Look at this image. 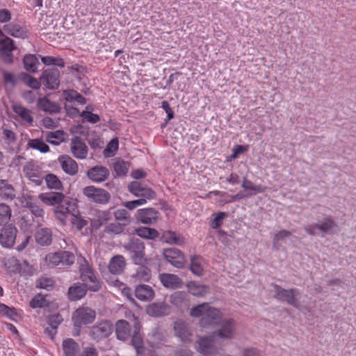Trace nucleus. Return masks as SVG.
Returning a JSON list of instances; mask_svg holds the SVG:
<instances>
[{
    "label": "nucleus",
    "instance_id": "37",
    "mask_svg": "<svg viewBox=\"0 0 356 356\" xmlns=\"http://www.w3.org/2000/svg\"><path fill=\"white\" fill-rule=\"evenodd\" d=\"M37 105L39 109L50 113H58L60 110L58 104L50 101L47 97L39 98Z\"/></svg>",
    "mask_w": 356,
    "mask_h": 356
},
{
    "label": "nucleus",
    "instance_id": "1",
    "mask_svg": "<svg viewBox=\"0 0 356 356\" xmlns=\"http://www.w3.org/2000/svg\"><path fill=\"white\" fill-rule=\"evenodd\" d=\"M190 315L194 318H200L199 323L202 327L218 325L223 316L219 309L211 306L208 302L193 307Z\"/></svg>",
    "mask_w": 356,
    "mask_h": 356
},
{
    "label": "nucleus",
    "instance_id": "11",
    "mask_svg": "<svg viewBox=\"0 0 356 356\" xmlns=\"http://www.w3.org/2000/svg\"><path fill=\"white\" fill-rule=\"evenodd\" d=\"M128 191L134 196L147 200H152L156 197V192L142 181H133L128 185Z\"/></svg>",
    "mask_w": 356,
    "mask_h": 356
},
{
    "label": "nucleus",
    "instance_id": "12",
    "mask_svg": "<svg viewBox=\"0 0 356 356\" xmlns=\"http://www.w3.org/2000/svg\"><path fill=\"white\" fill-rule=\"evenodd\" d=\"M18 230L13 224H5L0 229V244L6 248L13 247Z\"/></svg>",
    "mask_w": 356,
    "mask_h": 356
},
{
    "label": "nucleus",
    "instance_id": "64",
    "mask_svg": "<svg viewBox=\"0 0 356 356\" xmlns=\"http://www.w3.org/2000/svg\"><path fill=\"white\" fill-rule=\"evenodd\" d=\"M0 43L2 45V51H13L14 49H16L14 40L10 38L6 37L5 39L1 40V41H0Z\"/></svg>",
    "mask_w": 356,
    "mask_h": 356
},
{
    "label": "nucleus",
    "instance_id": "58",
    "mask_svg": "<svg viewBox=\"0 0 356 356\" xmlns=\"http://www.w3.org/2000/svg\"><path fill=\"white\" fill-rule=\"evenodd\" d=\"M165 307L159 303H153L147 308L149 315L154 316H161L165 314Z\"/></svg>",
    "mask_w": 356,
    "mask_h": 356
},
{
    "label": "nucleus",
    "instance_id": "8",
    "mask_svg": "<svg viewBox=\"0 0 356 356\" xmlns=\"http://www.w3.org/2000/svg\"><path fill=\"white\" fill-rule=\"evenodd\" d=\"M83 195L87 200L98 204H106L111 200V194L106 189L95 186H88L83 188Z\"/></svg>",
    "mask_w": 356,
    "mask_h": 356
},
{
    "label": "nucleus",
    "instance_id": "34",
    "mask_svg": "<svg viewBox=\"0 0 356 356\" xmlns=\"http://www.w3.org/2000/svg\"><path fill=\"white\" fill-rule=\"evenodd\" d=\"M188 292L196 297H203L209 293V286L201 284L195 281L189 282L186 284Z\"/></svg>",
    "mask_w": 356,
    "mask_h": 356
},
{
    "label": "nucleus",
    "instance_id": "46",
    "mask_svg": "<svg viewBox=\"0 0 356 356\" xmlns=\"http://www.w3.org/2000/svg\"><path fill=\"white\" fill-rule=\"evenodd\" d=\"M65 133L63 130L48 132L46 136L47 141L54 145H58L64 141Z\"/></svg>",
    "mask_w": 356,
    "mask_h": 356
},
{
    "label": "nucleus",
    "instance_id": "43",
    "mask_svg": "<svg viewBox=\"0 0 356 356\" xmlns=\"http://www.w3.org/2000/svg\"><path fill=\"white\" fill-rule=\"evenodd\" d=\"M47 295H43L41 293L35 294L29 302L30 307L32 309L48 307L49 301L47 300Z\"/></svg>",
    "mask_w": 356,
    "mask_h": 356
},
{
    "label": "nucleus",
    "instance_id": "49",
    "mask_svg": "<svg viewBox=\"0 0 356 356\" xmlns=\"http://www.w3.org/2000/svg\"><path fill=\"white\" fill-rule=\"evenodd\" d=\"M64 95L67 102L76 101L80 104H86V99L75 90H65Z\"/></svg>",
    "mask_w": 356,
    "mask_h": 356
},
{
    "label": "nucleus",
    "instance_id": "21",
    "mask_svg": "<svg viewBox=\"0 0 356 356\" xmlns=\"http://www.w3.org/2000/svg\"><path fill=\"white\" fill-rule=\"evenodd\" d=\"M134 332L131 336V345L135 348L137 355H143L145 350L143 343V337L140 334L141 331V323L138 322L136 325H134Z\"/></svg>",
    "mask_w": 356,
    "mask_h": 356
},
{
    "label": "nucleus",
    "instance_id": "60",
    "mask_svg": "<svg viewBox=\"0 0 356 356\" xmlns=\"http://www.w3.org/2000/svg\"><path fill=\"white\" fill-rule=\"evenodd\" d=\"M11 209L8 205L4 203L0 204V220L1 222L9 220L11 217Z\"/></svg>",
    "mask_w": 356,
    "mask_h": 356
},
{
    "label": "nucleus",
    "instance_id": "32",
    "mask_svg": "<svg viewBox=\"0 0 356 356\" xmlns=\"http://www.w3.org/2000/svg\"><path fill=\"white\" fill-rule=\"evenodd\" d=\"M12 109L24 122L33 125L34 120L31 110L17 103L12 105Z\"/></svg>",
    "mask_w": 356,
    "mask_h": 356
},
{
    "label": "nucleus",
    "instance_id": "24",
    "mask_svg": "<svg viewBox=\"0 0 356 356\" xmlns=\"http://www.w3.org/2000/svg\"><path fill=\"white\" fill-rule=\"evenodd\" d=\"M66 195L61 192H49L39 194L38 198L47 206L57 207Z\"/></svg>",
    "mask_w": 356,
    "mask_h": 356
},
{
    "label": "nucleus",
    "instance_id": "54",
    "mask_svg": "<svg viewBox=\"0 0 356 356\" xmlns=\"http://www.w3.org/2000/svg\"><path fill=\"white\" fill-rule=\"evenodd\" d=\"M19 76L32 89L38 90L40 88L41 84H42L40 80L38 81L37 79L30 76L29 74L25 72L20 73Z\"/></svg>",
    "mask_w": 356,
    "mask_h": 356
},
{
    "label": "nucleus",
    "instance_id": "59",
    "mask_svg": "<svg viewBox=\"0 0 356 356\" xmlns=\"http://www.w3.org/2000/svg\"><path fill=\"white\" fill-rule=\"evenodd\" d=\"M63 321V318L59 313L50 314L47 316V323L51 327L58 329V326Z\"/></svg>",
    "mask_w": 356,
    "mask_h": 356
},
{
    "label": "nucleus",
    "instance_id": "41",
    "mask_svg": "<svg viewBox=\"0 0 356 356\" xmlns=\"http://www.w3.org/2000/svg\"><path fill=\"white\" fill-rule=\"evenodd\" d=\"M56 286L55 280L50 277L45 275L41 276L35 281V288L44 289L47 291H52Z\"/></svg>",
    "mask_w": 356,
    "mask_h": 356
},
{
    "label": "nucleus",
    "instance_id": "30",
    "mask_svg": "<svg viewBox=\"0 0 356 356\" xmlns=\"http://www.w3.org/2000/svg\"><path fill=\"white\" fill-rule=\"evenodd\" d=\"M0 197L3 200H13L16 197L14 186L6 179H0Z\"/></svg>",
    "mask_w": 356,
    "mask_h": 356
},
{
    "label": "nucleus",
    "instance_id": "16",
    "mask_svg": "<svg viewBox=\"0 0 356 356\" xmlns=\"http://www.w3.org/2000/svg\"><path fill=\"white\" fill-rule=\"evenodd\" d=\"M215 336L200 337L198 340V351L204 355H214L218 349L214 345Z\"/></svg>",
    "mask_w": 356,
    "mask_h": 356
},
{
    "label": "nucleus",
    "instance_id": "27",
    "mask_svg": "<svg viewBox=\"0 0 356 356\" xmlns=\"http://www.w3.org/2000/svg\"><path fill=\"white\" fill-rule=\"evenodd\" d=\"M175 336L180 339L183 343L191 341L192 332L184 321H176L174 325Z\"/></svg>",
    "mask_w": 356,
    "mask_h": 356
},
{
    "label": "nucleus",
    "instance_id": "42",
    "mask_svg": "<svg viewBox=\"0 0 356 356\" xmlns=\"http://www.w3.org/2000/svg\"><path fill=\"white\" fill-rule=\"evenodd\" d=\"M43 179L46 182L47 187L50 190L62 191L63 189V182L53 173H48Z\"/></svg>",
    "mask_w": 356,
    "mask_h": 356
},
{
    "label": "nucleus",
    "instance_id": "50",
    "mask_svg": "<svg viewBox=\"0 0 356 356\" xmlns=\"http://www.w3.org/2000/svg\"><path fill=\"white\" fill-rule=\"evenodd\" d=\"M114 217L115 220L118 221L121 224H124V226H127L131 222L130 213L124 209H117L114 212Z\"/></svg>",
    "mask_w": 356,
    "mask_h": 356
},
{
    "label": "nucleus",
    "instance_id": "26",
    "mask_svg": "<svg viewBox=\"0 0 356 356\" xmlns=\"http://www.w3.org/2000/svg\"><path fill=\"white\" fill-rule=\"evenodd\" d=\"M159 237L162 242L168 244L183 245L186 242L185 237L182 234L172 230L163 232Z\"/></svg>",
    "mask_w": 356,
    "mask_h": 356
},
{
    "label": "nucleus",
    "instance_id": "3",
    "mask_svg": "<svg viewBox=\"0 0 356 356\" xmlns=\"http://www.w3.org/2000/svg\"><path fill=\"white\" fill-rule=\"evenodd\" d=\"M96 318V312L88 307H79L72 314V320L76 332L74 336L79 335L83 325L91 324Z\"/></svg>",
    "mask_w": 356,
    "mask_h": 356
},
{
    "label": "nucleus",
    "instance_id": "52",
    "mask_svg": "<svg viewBox=\"0 0 356 356\" xmlns=\"http://www.w3.org/2000/svg\"><path fill=\"white\" fill-rule=\"evenodd\" d=\"M113 167L118 176H125L128 172L129 164L124 160H118L113 163Z\"/></svg>",
    "mask_w": 356,
    "mask_h": 356
},
{
    "label": "nucleus",
    "instance_id": "5",
    "mask_svg": "<svg viewBox=\"0 0 356 356\" xmlns=\"http://www.w3.org/2000/svg\"><path fill=\"white\" fill-rule=\"evenodd\" d=\"M80 278L88 290L97 292L101 290L102 282L97 278L93 268L86 262L80 266Z\"/></svg>",
    "mask_w": 356,
    "mask_h": 356
},
{
    "label": "nucleus",
    "instance_id": "2",
    "mask_svg": "<svg viewBox=\"0 0 356 356\" xmlns=\"http://www.w3.org/2000/svg\"><path fill=\"white\" fill-rule=\"evenodd\" d=\"M124 248L129 253V258L136 265L149 264L151 259L145 254V243L140 238L131 237Z\"/></svg>",
    "mask_w": 356,
    "mask_h": 356
},
{
    "label": "nucleus",
    "instance_id": "51",
    "mask_svg": "<svg viewBox=\"0 0 356 356\" xmlns=\"http://www.w3.org/2000/svg\"><path fill=\"white\" fill-rule=\"evenodd\" d=\"M28 147L37 149L42 153H47L49 151V147L41 139L35 138L29 140Z\"/></svg>",
    "mask_w": 356,
    "mask_h": 356
},
{
    "label": "nucleus",
    "instance_id": "18",
    "mask_svg": "<svg viewBox=\"0 0 356 356\" xmlns=\"http://www.w3.org/2000/svg\"><path fill=\"white\" fill-rule=\"evenodd\" d=\"M159 211L154 208L138 209L136 215L137 220L143 224L152 225L157 222Z\"/></svg>",
    "mask_w": 356,
    "mask_h": 356
},
{
    "label": "nucleus",
    "instance_id": "61",
    "mask_svg": "<svg viewBox=\"0 0 356 356\" xmlns=\"http://www.w3.org/2000/svg\"><path fill=\"white\" fill-rule=\"evenodd\" d=\"M227 216L225 212H219L216 214V217L211 221L210 227L212 229L219 228L223 223V219Z\"/></svg>",
    "mask_w": 356,
    "mask_h": 356
},
{
    "label": "nucleus",
    "instance_id": "39",
    "mask_svg": "<svg viewBox=\"0 0 356 356\" xmlns=\"http://www.w3.org/2000/svg\"><path fill=\"white\" fill-rule=\"evenodd\" d=\"M202 257L200 255L194 254L190 257L189 270L197 276H201L204 272V268L202 264Z\"/></svg>",
    "mask_w": 356,
    "mask_h": 356
},
{
    "label": "nucleus",
    "instance_id": "13",
    "mask_svg": "<svg viewBox=\"0 0 356 356\" xmlns=\"http://www.w3.org/2000/svg\"><path fill=\"white\" fill-rule=\"evenodd\" d=\"M60 71L56 67L44 70L40 76L42 83L49 90H56L60 85Z\"/></svg>",
    "mask_w": 356,
    "mask_h": 356
},
{
    "label": "nucleus",
    "instance_id": "29",
    "mask_svg": "<svg viewBox=\"0 0 356 356\" xmlns=\"http://www.w3.org/2000/svg\"><path fill=\"white\" fill-rule=\"evenodd\" d=\"M115 334L118 339L124 341L131 335V325L125 320H118L115 323Z\"/></svg>",
    "mask_w": 356,
    "mask_h": 356
},
{
    "label": "nucleus",
    "instance_id": "33",
    "mask_svg": "<svg viewBox=\"0 0 356 356\" xmlns=\"http://www.w3.org/2000/svg\"><path fill=\"white\" fill-rule=\"evenodd\" d=\"M62 348L65 356H78L80 351L79 343L72 338L63 339Z\"/></svg>",
    "mask_w": 356,
    "mask_h": 356
},
{
    "label": "nucleus",
    "instance_id": "47",
    "mask_svg": "<svg viewBox=\"0 0 356 356\" xmlns=\"http://www.w3.org/2000/svg\"><path fill=\"white\" fill-rule=\"evenodd\" d=\"M187 296L186 293L184 291H179L174 292L170 296V302L177 307H182L186 305L188 302Z\"/></svg>",
    "mask_w": 356,
    "mask_h": 356
},
{
    "label": "nucleus",
    "instance_id": "19",
    "mask_svg": "<svg viewBox=\"0 0 356 356\" xmlns=\"http://www.w3.org/2000/svg\"><path fill=\"white\" fill-rule=\"evenodd\" d=\"M58 161L62 170L68 175L75 176L79 172V165L75 160L69 155H60Z\"/></svg>",
    "mask_w": 356,
    "mask_h": 356
},
{
    "label": "nucleus",
    "instance_id": "4",
    "mask_svg": "<svg viewBox=\"0 0 356 356\" xmlns=\"http://www.w3.org/2000/svg\"><path fill=\"white\" fill-rule=\"evenodd\" d=\"M54 216L56 220L65 224L66 220L70 215L79 213L78 204L76 200H74L68 196H66L62 201V203L58 204L57 207L53 209Z\"/></svg>",
    "mask_w": 356,
    "mask_h": 356
},
{
    "label": "nucleus",
    "instance_id": "38",
    "mask_svg": "<svg viewBox=\"0 0 356 356\" xmlns=\"http://www.w3.org/2000/svg\"><path fill=\"white\" fill-rule=\"evenodd\" d=\"M3 30L9 35L15 38H24L27 36V31L19 24L9 23L3 26Z\"/></svg>",
    "mask_w": 356,
    "mask_h": 356
},
{
    "label": "nucleus",
    "instance_id": "35",
    "mask_svg": "<svg viewBox=\"0 0 356 356\" xmlns=\"http://www.w3.org/2000/svg\"><path fill=\"white\" fill-rule=\"evenodd\" d=\"M134 234L147 240H156L160 236V233L156 229L143 226L136 228Z\"/></svg>",
    "mask_w": 356,
    "mask_h": 356
},
{
    "label": "nucleus",
    "instance_id": "45",
    "mask_svg": "<svg viewBox=\"0 0 356 356\" xmlns=\"http://www.w3.org/2000/svg\"><path fill=\"white\" fill-rule=\"evenodd\" d=\"M337 225L334 220L331 216H327L323 218V221L321 224H318V230L323 233H330L335 227H337Z\"/></svg>",
    "mask_w": 356,
    "mask_h": 356
},
{
    "label": "nucleus",
    "instance_id": "55",
    "mask_svg": "<svg viewBox=\"0 0 356 356\" xmlns=\"http://www.w3.org/2000/svg\"><path fill=\"white\" fill-rule=\"evenodd\" d=\"M72 227L76 229L77 231H81L83 227H85L88 225V220L83 218L79 215V213H76L74 215H72Z\"/></svg>",
    "mask_w": 356,
    "mask_h": 356
},
{
    "label": "nucleus",
    "instance_id": "31",
    "mask_svg": "<svg viewBox=\"0 0 356 356\" xmlns=\"http://www.w3.org/2000/svg\"><path fill=\"white\" fill-rule=\"evenodd\" d=\"M135 296L141 301H149L154 297L153 289L147 284H139L135 289Z\"/></svg>",
    "mask_w": 356,
    "mask_h": 356
},
{
    "label": "nucleus",
    "instance_id": "14",
    "mask_svg": "<svg viewBox=\"0 0 356 356\" xmlns=\"http://www.w3.org/2000/svg\"><path fill=\"white\" fill-rule=\"evenodd\" d=\"M235 321L232 318H226L222 321L220 327L213 332V336L218 337L224 339H231L235 334Z\"/></svg>",
    "mask_w": 356,
    "mask_h": 356
},
{
    "label": "nucleus",
    "instance_id": "10",
    "mask_svg": "<svg viewBox=\"0 0 356 356\" xmlns=\"http://www.w3.org/2000/svg\"><path fill=\"white\" fill-rule=\"evenodd\" d=\"M164 259L172 266L179 269L185 268L186 257L182 251L176 248H165L163 250Z\"/></svg>",
    "mask_w": 356,
    "mask_h": 356
},
{
    "label": "nucleus",
    "instance_id": "56",
    "mask_svg": "<svg viewBox=\"0 0 356 356\" xmlns=\"http://www.w3.org/2000/svg\"><path fill=\"white\" fill-rule=\"evenodd\" d=\"M42 62L46 65H56L60 67H65L64 59L60 57H54L51 56H42Z\"/></svg>",
    "mask_w": 356,
    "mask_h": 356
},
{
    "label": "nucleus",
    "instance_id": "63",
    "mask_svg": "<svg viewBox=\"0 0 356 356\" xmlns=\"http://www.w3.org/2000/svg\"><path fill=\"white\" fill-rule=\"evenodd\" d=\"M80 116L86 119L88 122L93 124L97 123L100 120V117L99 115L87 111H82L80 114Z\"/></svg>",
    "mask_w": 356,
    "mask_h": 356
},
{
    "label": "nucleus",
    "instance_id": "25",
    "mask_svg": "<svg viewBox=\"0 0 356 356\" xmlns=\"http://www.w3.org/2000/svg\"><path fill=\"white\" fill-rule=\"evenodd\" d=\"M85 284L81 282H75L71 285L67 291V298L71 301H77L83 298L88 291Z\"/></svg>",
    "mask_w": 356,
    "mask_h": 356
},
{
    "label": "nucleus",
    "instance_id": "44",
    "mask_svg": "<svg viewBox=\"0 0 356 356\" xmlns=\"http://www.w3.org/2000/svg\"><path fill=\"white\" fill-rule=\"evenodd\" d=\"M241 186L245 191H252L253 193H248V194H252V195H254L257 193H264L266 191L268 188L267 186L261 184H254L250 180H248L246 177H243Z\"/></svg>",
    "mask_w": 356,
    "mask_h": 356
},
{
    "label": "nucleus",
    "instance_id": "62",
    "mask_svg": "<svg viewBox=\"0 0 356 356\" xmlns=\"http://www.w3.org/2000/svg\"><path fill=\"white\" fill-rule=\"evenodd\" d=\"M3 81L5 84H10L15 86L17 84V79L15 76L10 72L2 70Z\"/></svg>",
    "mask_w": 356,
    "mask_h": 356
},
{
    "label": "nucleus",
    "instance_id": "9",
    "mask_svg": "<svg viewBox=\"0 0 356 356\" xmlns=\"http://www.w3.org/2000/svg\"><path fill=\"white\" fill-rule=\"evenodd\" d=\"M113 326L108 320H102L92 325L89 332L90 338L99 342L108 338L113 332Z\"/></svg>",
    "mask_w": 356,
    "mask_h": 356
},
{
    "label": "nucleus",
    "instance_id": "57",
    "mask_svg": "<svg viewBox=\"0 0 356 356\" xmlns=\"http://www.w3.org/2000/svg\"><path fill=\"white\" fill-rule=\"evenodd\" d=\"M2 135L5 143L8 145L15 144L17 140L16 133L8 128L2 127Z\"/></svg>",
    "mask_w": 356,
    "mask_h": 356
},
{
    "label": "nucleus",
    "instance_id": "53",
    "mask_svg": "<svg viewBox=\"0 0 356 356\" xmlns=\"http://www.w3.org/2000/svg\"><path fill=\"white\" fill-rule=\"evenodd\" d=\"M124 225L118 222H112L108 224L104 229V232L106 234L118 235L124 232Z\"/></svg>",
    "mask_w": 356,
    "mask_h": 356
},
{
    "label": "nucleus",
    "instance_id": "23",
    "mask_svg": "<svg viewBox=\"0 0 356 356\" xmlns=\"http://www.w3.org/2000/svg\"><path fill=\"white\" fill-rule=\"evenodd\" d=\"M36 243L41 246H49L53 240V232L51 229L38 227L35 233Z\"/></svg>",
    "mask_w": 356,
    "mask_h": 356
},
{
    "label": "nucleus",
    "instance_id": "15",
    "mask_svg": "<svg viewBox=\"0 0 356 356\" xmlns=\"http://www.w3.org/2000/svg\"><path fill=\"white\" fill-rule=\"evenodd\" d=\"M24 176L28 180L36 186H41L43 177L41 170L38 166L32 163H28L23 168Z\"/></svg>",
    "mask_w": 356,
    "mask_h": 356
},
{
    "label": "nucleus",
    "instance_id": "6",
    "mask_svg": "<svg viewBox=\"0 0 356 356\" xmlns=\"http://www.w3.org/2000/svg\"><path fill=\"white\" fill-rule=\"evenodd\" d=\"M275 289L274 298L279 301L286 302L288 305L295 308L300 307V301L298 298L300 292L296 288L284 289L277 284H272Z\"/></svg>",
    "mask_w": 356,
    "mask_h": 356
},
{
    "label": "nucleus",
    "instance_id": "28",
    "mask_svg": "<svg viewBox=\"0 0 356 356\" xmlns=\"http://www.w3.org/2000/svg\"><path fill=\"white\" fill-rule=\"evenodd\" d=\"M126 266V261L122 255L113 257L108 264V268L111 273L120 275L123 273Z\"/></svg>",
    "mask_w": 356,
    "mask_h": 356
},
{
    "label": "nucleus",
    "instance_id": "7",
    "mask_svg": "<svg viewBox=\"0 0 356 356\" xmlns=\"http://www.w3.org/2000/svg\"><path fill=\"white\" fill-rule=\"evenodd\" d=\"M45 264L50 268L57 266L60 264L70 266L75 261L74 254L70 251L60 250L56 252H49L44 258Z\"/></svg>",
    "mask_w": 356,
    "mask_h": 356
},
{
    "label": "nucleus",
    "instance_id": "40",
    "mask_svg": "<svg viewBox=\"0 0 356 356\" xmlns=\"http://www.w3.org/2000/svg\"><path fill=\"white\" fill-rule=\"evenodd\" d=\"M147 264L139 265L136 272L133 275V278L136 282H149L152 277L151 270L147 266Z\"/></svg>",
    "mask_w": 356,
    "mask_h": 356
},
{
    "label": "nucleus",
    "instance_id": "48",
    "mask_svg": "<svg viewBox=\"0 0 356 356\" xmlns=\"http://www.w3.org/2000/svg\"><path fill=\"white\" fill-rule=\"evenodd\" d=\"M38 63V58L34 54L25 55L23 59L24 67L29 72H36Z\"/></svg>",
    "mask_w": 356,
    "mask_h": 356
},
{
    "label": "nucleus",
    "instance_id": "20",
    "mask_svg": "<svg viewBox=\"0 0 356 356\" xmlns=\"http://www.w3.org/2000/svg\"><path fill=\"white\" fill-rule=\"evenodd\" d=\"M109 175L108 169L102 165H95L87 171V177L97 183L104 181L108 178Z\"/></svg>",
    "mask_w": 356,
    "mask_h": 356
},
{
    "label": "nucleus",
    "instance_id": "36",
    "mask_svg": "<svg viewBox=\"0 0 356 356\" xmlns=\"http://www.w3.org/2000/svg\"><path fill=\"white\" fill-rule=\"evenodd\" d=\"M111 218V213L109 210L100 211L98 213L97 218L92 219L90 226L92 229L97 230L102 225L106 224Z\"/></svg>",
    "mask_w": 356,
    "mask_h": 356
},
{
    "label": "nucleus",
    "instance_id": "22",
    "mask_svg": "<svg viewBox=\"0 0 356 356\" xmlns=\"http://www.w3.org/2000/svg\"><path fill=\"white\" fill-rule=\"evenodd\" d=\"M159 280L164 287L170 289L181 288L183 284L182 280L178 275L171 273L160 274Z\"/></svg>",
    "mask_w": 356,
    "mask_h": 356
},
{
    "label": "nucleus",
    "instance_id": "17",
    "mask_svg": "<svg viewBox=\"0 0 356 356\" xmlns=\"http://www.w3.org/2000/svg\"><path fill=\"white\" fill-rule=\"evenodd\" d=\"M70 149L72 155L78 159H84L88 156V147L79 136L71 138Z\"/></svg>",
    "mask_w": 356,
    "mask_h": 356
}]
</instances>
